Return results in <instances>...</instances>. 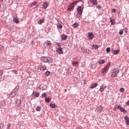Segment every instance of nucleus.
<instances>
[{"label":"nucleus","instance_id":"f257e3e1","mask_svg":"<svg viewBox=\"0 0 129 129\" xmlns=\"http://www.w3.org/2000/svg\"><path fill=\"white\" fill-rule=\"evenodd\" d=\"M41 60L45 63H52L53 59L50 57H42Z\"/></svg>","mask_w":129,"mask_h":129},{"label":"nucleus","instance_id":"f03ea898","mask_svg":"<svg viewBox=\"0 0 129 129\" xmlns=\"http://www.w3.org/2000/svg\"><path fill=\"white\" fill-rule=\"evenodd\" d=\"M118 73H119V70H118V69H114L112 71L111 77H112V78L116 77V76H117V74Z\"/></svg>","mask_w":129,"mask_h":129},{"label":"nucleus","instance_id":"7ed1b4c3","mask_svg":"<svg viewBox=\"0 0 129 129\" xmlns=\"http://www.w3.org/2000/svg\"><path fill=\"white\" fill-rule=\"evenodd\" d=\"M76 5H77V1L71 3L68 7V11H72L75 8Z\"/></svg>","mask_w":129,"mask_h":129},{"label":"nucleus","instance_id":"20e7f679","mask_svg":"<svg viewBox=\"0 0 129 129\" xmlns=\"http://www.w3.org/2000/svg\"><path fill=\"white\" fill-rule=\"evenodd\" d=\"M109 67H110V63H108L105 68L102 70V73L103 74H106L107 73V71H108V70L109 69Z\"/></svg>","mask_w":129,"mask_h":129},{"label":"nucleus","instance_id":"39448f33","mask_svg":"<svg viewBox=\"0 0 129 129\" xmlns=\"http://www.w3.org/2000/svg\"><path fill=\"white\" fill-rule=\"evenodd\" d=\"M77 12L79 15H82V13H83V8H82L81 6L78 7Z\"/></svg>","mask_w":129,"mask_h":129},{"label":"nucleus","instance_id":"423d86ee","mask_svg":"<svg viewBox=\"0 0 129 129\" xmlns=\"http://www.w3.org/2000/svg\"><path fill=\"white\" fill-rule=\"evenodd\" d=\"M88 37L90 40H93L94 38V34L92 32H89L88 33Z\"/></svg>","mask_w":129,"mask_h":129},{"label":"nucleus","instance_id":"0eeeda50","mask_svg":"<svg viewBox=\"0 0 129 129\" xmlns=\"http://www.w3.org/2000/svg\"><path fill=\"white\" fill-rule=\"evenodd\" d=\"M105 88H106V86H105L104 85H102L100 87L99 92H103V91H104V90H105Z\"/></svg>","mask_w":129,"mask_h":129},{"label":"nucleus","instance_id":"6e6552de","mask_svg":"<svg viewBox=\"0 0 129 129\" xmlns=\"http://www.w3.org/2000/svg\"><path fill=\"white\" fill-rule=\"evenodd\" d=\"M117 109H119L120 110V111H121V112H126V110L124 109V108L122 107V106H118L117 107Z\"/></svg>","mask_w":129,"mask_h":129},{"label":"nucleus","instance_id":"1a4fd4ad","mask_svg":"<svg viewBox=\"0 0 129 129\" xmlns=\"http://www.w3.org/2000/svg\"><path fill=\"white\" fill-rule=\"evenodd\" d=\"M38 68H39L40 70H41L42 71H45V70H46L47 69L46 66H40Z\"/></svg>","mask_w":129,"mask_h":129},{"label":"nucleus","instance_id":"9d476101","mask_svg":"<svg viewBox=\"0 0 129 129\" xmlns=\"http://www.w3.org/2000/svg\"><path fill=\"white\" fill-rule=\"evenodd\" d=\"M44 45H46L47 47H50L52 45V43H51V41L47 40L44 43Z\"/></svg>","mask_w":129,"mask_h":129},{"label":"nucleus","instance_id":"9b49d317","mask_svg":"<svg viewBox=\"0 0 129 129\" xmlns=\"http://www.w3.org/2000/svg\"><path fill=\"white\" fill-rule=\"evenodd\" d=\"M98 86V84L97 83H93L92 84V85L90 86V89H93V88H95L97 87V86Z\"/></svg>","mask_w":129,"mask_h":129},{"label":"nucleus","instance_id":"f8f14e48","mask_svg":"<svg viewBox=\"0 0 129 129\" xmlns=\"http://www.w3.org/2000/svg\"><path fill=\"white\" fill-rule=\"evenodd\" d=\"M57 53L58 54H63V50H62V47H59L56 50Z\"/></svg>","mask_w":129,"mask_h":129},{"label":"nucleus","instance_id":"ddd939ff","mask_svg":"<svg viewBox=\"0 0 129 129\" xmlns=\"http://www.w3.org/2000/svg\"><path fill=\"white\" fill-rule=\"evenodd\" d=\"M48 6H49V5H48V3L47 2L44 3L43 5H42V9H44L45 10H46V9L48 8Z\"/></svg>","mask_w":129,"mask_h":129},{"label":"nucleus","instance_id":"4468645a","mask_svg":"<svg viewBox=\"0 0 129 129\" xmlns=\"http://www.w3.org/2000/svg\"><path fill=\"white\" fill-rule=\"evenodd\" d=\"M68 37V36H67V35H66L65 34H62V35H61V38L63 41L66 40V39H67Z\"/></svg>","mask_w":129,"mask_h":129},{"label":"nucleus","instance_id":"2eb2a0df","mask_svg":"<svg viewBox=\"0 0 129 129\" xmlns=\"http://www.w3.org/2000/svg\"><path fill=\"white\" fill-rule=\"evenodd\" d=\"M125 121H126V123L127 125H129V117L127 116L124 117Z\"/></svg>","mask_w":129,"mask_h":129},{"label":"nucleus","instance_id":"dca6fc26","mask_svg":"<svg viewBox=\"0 0 129 129\" xmlns=\"http://www.w3.org/2000/svg\"><path fill=\"white\" fill-rule=\"evenodd\" d=\"M97 109L98 112H101V111H102V109H103V108L102 106H99L97 107Z\"/></svg>","mask_w":129,"mask_h":129},{"label":"nucleus","instance_id":"f3484780","mask_svg":"<svg viewBox=\"0 0 129 129\" xmlns=\"http://www.w3.org/2000/svg\"><path fill=\"white\" fill-rule=\"evenodd\" d=\"M90 2L93 4V5H96L98 3L97 2V0H90Z\"/></svg>","mask_w":129,"mask_h":129},{"label":"nucleus","instance_id":"a211bd4d","mask_svg":"<svg viewBox=\"0 0 129 129\" xmlns=\"http://www.w3.org/2000/svg\"><path fill=\"white\" fill-rule=\"evenodd\" d=\"M32 95H33L34 97H39V95H40V94L37 93L36 92H33L32 93Z\"/></svg>","mask_w":129,"mask_h":129},{"label":"nucleus","instance_id":"6ab92c4d","mask_svg":"<svg viewBox=\"0 0 129 129\" xmlns=\"http://www.w3.org/2000/svg\"><path fill=\"white\" fill-rule=\"evenodd\" d=\"M110 22L111 23V25H115V22H114V19L110 18Z\"/></svg>","mask_w":129,"mask_h":129},{"label":"nucleus","instance_id":"aec40b11","mask_svg":"<svg viewBox=\"0 0 129 129\" xmlns=\"http://www.w3.org/2000/svg\"><path fill=\"white\" fill-rule=\"evenodd\" d=\"M13 21L15 23H16V24H19V23H20V21H19L17 18H14L13 19Z\"/></svg>","mask_w":129,"mask_h":129},{"label":"nucleus","instance_id":"412c9836","mask_svg":"<svg viewBox=\"0 0 129 129\" xmlns=\"http://www.w3.org/2000/svg\"><path fill=\"white\" fill-rule=\"evenodd\" d=\"M45 21V19H41L39 20L38 21V24H39V25H41L42 23H44V22Z\"/></svg>","mask_w":129,"mask_h":129},{"label":"nucleus","instance_id":"4be33fe9","mask_svg":"<svg viewBox=\"0 0 129 129\" xmlns=\"http://www.w3.org/2000/svg\"><path fill=\"white\" fill-rule=\"evenodd\" d=\"M79 26V24L77 23H75V24H73V27L74 28V29L76 28H78Z\"/></svg>","mask_w":129,"mask_h":129},{"label":"nucleus","instance_id":"5701e85b","mask_svg":"<svg viewBox=\"0 0 129 129\" xmlns=\"http://www.w3.org/2000/svg\"><path fill=\"white\" fill-rule=\"evenodd\" d=\"M72 64H73V66H77V67H78L79 66L78 61H76V62L73 61Z\"/></svg>","mask_w":129,"mask_h":129},{"label":"nucleus","instance_id":"b1692460","mask_svg":"<svg viewBox=\"0 0 129 129\" xmlns=\"http://www.w3.org/2000/svg\"><path fill=\"white\" fill-rule=\"evenodd\" d=\"M41 109H42V107H41V106H38L36 108V110L37 111H41Z\"/></svg>","mask_w":129,"mask_h":129},{"label":"nucleus","instance_id":"393cba45","mask_svg":"<svg viewBox=\"0 0 129 129\" xmlns=\"http://www.w3.org/2000/svg\"><path fill=\"white\" fill-rule=\"evenodd\" d=\"M56 26L58 29H62V28H63V26H62V25L60 24V23H57L56 24Z\"/></svg>","mask_w":129,"mask_h":129},{"label":"nucleus","instance_id":"a878e982","mask_svg":"<svg viewBox=\"0 0 129 129\" xmlns=\"http://www.w3.org/2000/svg\"><path fill=\"white\" fill-rule=\"evenodd\" d=\"M119 53V50L118 49L114 50L113 53L114 55H117Z\"/></svg>","mask_w":129,"mask_h":129},{"label":"nucleus","instance_id":"bb28decb","mask_svg":"<svg viewBox=\"0 0 129 129\" xmlns=\"http://www.w3.org/2000/svg\"><path fill=\"white\" fill-rule=\"evenodd\" d=\"M21 102H22V100H21V99H17V100L16 103L18 105H20V104H21Z\"/></svg>","mask_w":129,"mask_h":129},{"label":"nucleus","instance_id":"cd10ccee","mask_svg":"<svg viewBox=\"0 0 129 129\" xmlns=\"http://www.w3.org/2000/svg\"><path fill=\"white\" fill-rule=\"evenodd\" d=\"M104 60L103 59H102V60H100L99 61H98V63L99 64H104Z\"/></svg>","mask_w":129,"mask_h":129},{"label":"nucleus","instance_id":"c85d7f7f","mask_svg":"<svg viewBox=\"0 0 129 129\" xmlns=\"http://www.w3.org/2000/svg\"><path fill=\"white\" fill-rule=\"evenodd\" d=\"M36 5H37V2L35 1L31 4V7H34V6H36Z\"/></svg>","mask_w":129,"mask_h":129},{"label":"nucleus","instance_id":"c756f323","mask_svg":"<svg viewBox=\"0 0 129 129\" xmlns=\"http://www.w3.org/2000/svg\"><path fill=\"white\" fill-rule=\"evenodd\" d=\"M42 97H43V98H46L47 97V94L46 93H43L42 94Z\"/></svg>","mask_w":129,"mask_h":129},{"label":"nucleus","instance_id":"7c9ffc66","mask_svg":"<svg viewBox=\"0 0 129 129\" xmlns=\"http://www.w3.org/2000/svg\"><path fill=\"white\" fill-rule=\"evenodd\" d=\"M93 48H94L95 49H98V47H99V45H97V44H95L93 46Z\"/></svg>","mask_w":129,"mask_h":129},{"label":"nucleus","instance_id":"2f4dec72","mask_svg":"<svg viewBox=\"0 0 129 129\" xmlns=\"http://www.w3.org/2000/svg\"><path fill=\"white\" fill-rule=\"evenodd\" d=\"M50 106L52 107V108H55L56 107V105L55 104H50Z\"/></svg>","mask_w":129,"mask_h":129},{"label":"nucleus","instance_id":"473e14b6","mask_svg":"<svg viewBox=\"0 0 129 129\" xmlns=\"http://www.w3.org/2000/svg\"><path fill=\"white\" fill-rule=\"evenodd\" d=\"M45 75H46V76H49V75H50V72L49 71H46L45 73Z\"/></svg>","mask_w":129,"mask_h":129},{"label":"nucleus","instance_id":"72a5a7b5","mask_svg":"<svg viewBox=\"0 0 129 129\" xmlns=\"http://www.w3.org/2000/svg\"><path fill=\"white\" fill-rule=\"evenodd\" d=\"M5 126V124L1 123H0V129L3 128Z\"/></svg>","mask_w":129,"mask_h":129},{"label":"nucleus","instance_id":"f704fd0d","mask_svg":"<svg viewBox=\"0 0 129 129\" xmlns=\"http://www.w3.org/2000/svg\"><path fill=\"white\" fill-rule=\"evenodd\" d=\"M119 34L120 35H122L123 34V30L122 29L119 30Z\"/></svg>","mask_w":129,"mask_h":129},{"label":"nucleus","instance_id":"c9c22d12","mask_svg":"<svg viewBox=\"0 0 129 129\" xmlns=\"http://www.w3.org/2000/svg\"><path fill=\"white\" fill-rule=\"evenodd\" d=\"M92 69H95L96 68V65L95 64H92L91 66Z\"/></svg>","mask_w":129,"mask_h":129},{"label":"nucleus","instance_id":"e433bc0d","mask_svg":"<svg viewBox=\"0 0 129 129\" xmlns=\"http://www.w3.org/2000/svg\"><path fill=\"white\" fill-rule=\"evenodd\" d=\"M119 91H120V92H124V88H121L119 89Z\"/></svg>","mask_w":129,"mask_h":129},{"label":"nucleus","instance_id":"4c0bfd02","mask_svg":"<svg viewBox=\"0 0 129 129\" xmlns=\"http://www.w3.org/2000/svg\"><path fill=\"white\" fill-rule=\"evenodd\" d=\"M45 101H46V102L48 103L49 101H51V100H50L49 98H45Z\"/></svg>","mask_w":129,"mask_h":129},{"label":"nucleus","instance_id":"58836bf2","mask_svg":"<svg viewBox=\"0 0 129 129\" xmlns=\"http://www.w3.org/2000/svg\"><path fill=\"white\" fill-rule=\"evenodd\" d=\"M115 12H116V9H113L111 10V13H115Z\"/></svg>","mask_w":129,"mask_h":129},{"label":"nucleus","instance_id":"ea45409f","mask_svg":"<svg viewBox=\"0 0 129 129\" xmlns=\"http://www.w3.org/2000/svg\"><path fill=\"white\" fill-rule=\"evenodd\" d=\"M106 51L107 52V53H108V52H110V47L107 48Z\"/></svg>","mask_w":129,"mask_h":129},{"label":"nucleus","instance_id":"a19ab883","mask_svg":"<svg viewBox=\"0 0 129 129\" xmlns=\"http://www.w3.org/2000/svg\"><path fill=\"white\" fill-rule=\"evenodd\" d=\"M10 127H11V124L8 123L7 125V129H10Z\"/></svg>","mask_w":129,"mask_h":129},{"label":"nucleus","instance_id":"79ce46f5","mask_svg":"<svg viewBox=\"0 0 129 129\" xmlns=\"http://www.w3.org/2000/svg\"><path fill=\"white\" fill-rule=\"evenodd\" d=\"M4 71L0 70V76H2L3 74Z\"/></svg>","mask_w":129,"mask_h":129},{"label":"nucleus","instance_id":"37998d69","mask_svg":"<svg viewBox=\"0 0 129 129\" xmlns=\"http://www.w3.org/2000/svg\"><path fill=\"white\" fill-rule=\"evenodd\" d=\"M97 9H101V6L99 5H98V6H97Z\"/></svg>","mask_w":129,"mask_h":129},{"label":"nucleus","instance_id":"c03bdc74","mask_svg":"<svg viewBox=\"0 0 129 129\" xmlns=\"http://www.w3.org/2000/svg\"><path fill=\"white\" fill-rule=\"evenodd\" d=\"M124 32H125V33H127V28H125L124 29Z\"/></svg>","mask_w":129,"mask_h":129},{"label":"nucleus","instance_id":"a18cd8bd","mask_svg":"<svg viewBox=\"0 0 129 129\" xmlns=\"http://www.w3.org/2000/svg\"><path fill=\"white\" fill-rule=\"evenodd\" d=\"M126 105H129V101H128L126 103Z\"/></svg>","mask_w":129,"mask_h":129},{"label":"nucleus","instance_id":"49530a36","mask_svg":"<svg viewBox=\"0 0 129 129\" xmlns=\"http://www.w3.org/2000/svg\"><path fill=\"white\" fill-rule=\"evenodd\" d=\"M84 84H85L86 83V80H84Z\"/></svg>","mask_w":129,"mask_h":129},{"label":"nucleus","instance_id":"de8ad7c7","mask_svg":"<svg viewBox=\"0 0 129 129\" xmlns=\"http://www.w3.org/2000/svg\"><path fill=\"white\" fill-rule=\"evenodd\" d=\"M13 94H15V93H12L11 95H13Z\"/></svg>","mask_w":129,"mask_h":129},{"label":"nucleus","instance_id":"09e8293b","mask_svg":"<svg viewBox=\"0 0 129 129\" xmlns=\"http://www.w3.org/2000/svg\"><path fill=\"white\" fill-rule=\"evenodd\" d=\"M1 7H2V5L0 4V9H1Z\"/></svg>","mask_w":129,"mask_h":129},{"label":"nucleus","instance_id":"8fccbe9b","mask_svg":"<svg viewBox=\"0 0 129 129\" xmlns=\"http://www.w3.org/2000/svg\"><path fill=\"white\" fill-rule=\"evenodd\" d=\"M43 86L45 87V86H45L44 85H43Z\"/></svg>","mask_w":129,"mask_h":129},{"label":"nucleus","instance_id":"3c124183","mask_svg":"<svg viewBox=\"0 0 129 129\" xmlns=\"http://www.w3.org/2000/svg\"><path fill=\"white\" fill-rule=\"evenodd\" d=\"M109 92V91H108V93Z\"/></svg>","mask_w":129,"mask_h":129},{"label":"nucleus","instance_id":"603ef678","mask_svg":"<svg viewBox=\"0 0 129 129\" xmlns=\"http://www.w3.org/2000/svg\"><path fill=\"white\" fill-rule=\"evenodd\" d=\"M1 2H2L3 0H0Z\"/></svg>","mask_w":129,"mask_h":129},{"label":"nucleus","instance_id":"864d4df0","mask_svg":"<svg viewBox=\"0 0 129 129\" xmlns=\"http://www.w3.org/2000/svg\"><path fill=\"white\" fill-rule=\"evenodd\" d=\"M5 1H7V0H5Z\"/></svg>","mask_w":129,"mask_h":129}]
</instances>
